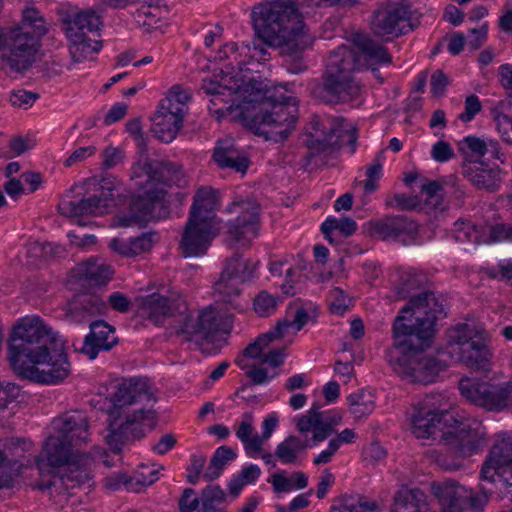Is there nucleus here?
<instances>
[{
  "mask_svg": "<svg viewBox=\"0 0 512 512\" xmlns=\"http://www.w3.org/2000/svg\"><path fill=\"white\" fill-rule=\"evenodd\" d=\"M256 264L235 254L227 260L219 280L214 284L215 293L222 296V301L230 303L234 308L233 299L240 295V285L254 277Z\"/></svg>",
  "mask_w": 512,
  "mask_h": 512,
  "instance_id": "4468645a",
  "label": "nucleus"
},
{
  "mask_svg": "<svg viewBox=\"0 0 512 512\" xmlns=\"http://www.w3.org/2000/svg\"><path fill=\"white\" fill-rule=\"evenodd\" d=\"M172 323L175 334L183 335L186 340H191L194 336H199L197 318L192 316L184 303L180 305Z\"/></svg>",
  "mask_w": 512,
  "mask_h": 512,
  "instance_id": "37998d69",
  "label": "nucleus"
},
{
  "mask_svg": "<svg viewBox=\"0 0 512 512\" xmlns=\"http://www.w3.org/2000/svg\"><path fill=\"white\" fill-rule=\"evenodd\" d=\"M131 239V247L132 254L134 256H138L142 253L149 252L154 243H155V234L154 233H143L140 236L132 237Z\"/></svg>",
  "mask_w": 512,
  "mask_h": 512,
  "instance_id": "e2e57ef3",
  "label": "nucleus"
},
{
  "mask_svg": "<svg viewBox=\"0 0 512 512\" xmlns=\"http://www.w3.org/2000/svg\"><path fill=\"white\" fill-rule=\"evenodd\" d=\"M106 309V301L100 295L82 292L68 302L65 316L73 323L82 324L92 317L104 314Z\"/></svg>",
  "mask_w": 512,
  "mask_h": 512,
  "instance_id": "393cba45",
  "label": "nucleus"
},
{
  "mask_svg": "<svg viewBox=\"0 0 512 512\" xmlns=\"http://www.w3.org/2000/svg\"><path fill=\"white\" fill-rule=\"evenodd\" d=\"M381 173L382 164L379 160L366 167L367 179L361 182L366 194L373 193L378 188L377 182L381 177Z\"/></svg>",
  "mask_w": 512,
  "mask_h": 512,
  "instance_id": "052dcab7",
  "label": "nucleus"
},
{
  "mask_svg": "<svg viewBox=\"0 0 512 512\" xmlns=\"http://www.w3.org/2000/svg\"><path fill=\"white\" fill-rule=\"evenodd\" d=\"M218 202L217 191L211 187H201L197 190L190 209V218L209 220L210 223H218L214 210Z\"/></svg>",
  "mask_w": 512,
  "mask_h": 512,
  "instance_id": "f704fd0d",
  "label": "nucleus"
},
{
  "mask_svg": "<svg viewBox=\"0 0 512 512\" xmlns=\"http://www.w3.org/2000/svg\"><path fill=\"white\" fill-rule=\"evenodd\" d=\"M206 456L203 454H192L190 465L187 467V481L190 484H197L206 463Z\"/></svg>",
  "mask_w": 512,
  "mask_h": 512,
  "instance_id": "680f3d73",
  "label": "nucleus"
},
{
  "mask_svg": "<svg viewBox=\"0 0 512 512\" xmlns=\"http://www.w3.org/2000/svg\"><path fill=\"white\" fill-rule=\"evenodd\" d=\"M378 504L363 495H350L342 499L338 507H333L331 512H375Z\"/></svg>",
  "mask_w": 512,
  "mask_h": 512,
  "instance_id": "de8ad7c7",
  "label": "nucleus"
},
{
  "mask_svg": "<svg viewBox=\"0 0 512 512\" xmlns=\"http://www.w3.org/2000/svg\"><path fill=\"white\" fill-rule=\"evenodd\" d=\"M487 441L484 429L469 421L450 419V458L465 459L481 452Z\"/></svg>",
  "mask_w": 512,
  "mask_h": 512,
  "instance_id": "2eb2a0df",
  "label": "nucleus"
},
{
  "mask_svg": "<svg viewBox=\"0 0 512 512\" xmlns=\"http://www.w3.org/2000/svg\"><path fill=\"white\" fill-rule=\"evenodd\" d=\"M178 507L180 512H193L200 508V498L195 496V490L186 488L179 499Z\"/></svg>",
  "mask_w": 512,
  "mask_h": 512,
  "instance_id": "774afa93",
  "label": "nucleus"
},
{
  "mask_svg": "<svg viewBox=\"0 0 512 512\" xmlns=\"http://www.w3.org/2000/svg\"><path fill=\"white\" fill-rule=\"evenodd\" d=\"M261 469L254 464L244 467L240 473L233 477L229 484L228 489L232 496L236 497L240 494L245 485L254 483L260 476Z\"/></svg>",
  "mask_w": 512,
  "mask_h": 512,
  "instance_id": "3c124183",
  "label": "nucleus"
},
{
  "mask_svg": "<svg viewBox=\"0 0 512 512\" xmlns=\"http://www.w3.org/2000/svg\"><path fill=\"white\" fill-rule=\"evenodd\" d=\"M190 100V93L181 88L178 85L173 86L165 99L161 103L165 106L176 107L181 110V113L185 115L187 107L186 104Z\"/></svg>",
  "mask_w": 512,
  "mask_h": 512,
  "instance_id": "4d7b16f0",
  "label": "nucleus"
},
{
  "mask_svg": "<svg viewBox=\"0 0 512 512\" xmlns=\"http://www.w3.org/2000/svg\"><path fill=\"white\" fill-rule=\"evenodd\" d=\"M487 500L486 495L473 496L465 486L450 480V512H464L468 506L482 510Z\"/></svg>",
  "mask_w": 512,
  "mask_h": 512,
  "instance_id": "c9c22d12",
  "label": "nucleus"
},
{
  "mask_svg": "<svg viewBox=\"0 0 512 512\" xmlns=\"http://www.w3.org/2000/svg\"><path fill=\"white\" fill-rule=\"evenodd\" d=\"M486 329L474 322L460 323L450 329V345L455 346L459 362L474 370L488 371L492 352Z\"/></svg>",
  "mask_w": 512,
  "mask_h": 512,
  "instance_id": "6e6552de",
  "label": "nucleus"
},
{
  "mask_svg": "<svg viewBox=\"0 0 512 512\" xmlns=\"http://www.w3.org/2000/svg\"><path fill=\"white\" fill-rule=\"evenodd\" d=\"M180 304L176 305L166 296L152 294L147 296L141 306V312L148 320L156 325L164 324L168 318L174 319Z\"/></svg>",
  "mask_w": 512,
  "mask_h": 512,
  "instance_id": "2f4dec72",
  "label": "nucleus"
},
{
  "mask_svg": "<svg viewBox=\"0 0 512 512\" xmlns=\"http://www.w3.org/2000/svg\"><path fill=\"white\" fill-rule=\"evenodd\" d=\"M226 494L219 485L203 489L200 497L199 512H217V505L225 501Z\"/></svg>",
  "mask_w": 512,
  "mask_h": 512,
  "instance_id": "603ef678",
  "label": "nucleus"
},
{
  "mask_svg": "<svg viewBox=\"0 0 512 512\" xmlns=\"http://www.w3.org/2000/svg\"><path fill=\"white\" fill-rule=\"evenodd\" d=\"M279 301L277 295L262 290L254 298V310L261 317L269 316L275 312Z\"/></svg>",
  "mask_w": 512,
  "mask_h": 512,
  "instance_id": "5fc2aeb1",
  "label": "nucleus"
},
{
  "mask_svg": "<svg viewBox=\"0 0 512 512\" xmlns=\"http://www.w3.org/2000/svg\"><path fill=\"white\" fill-rule=\"evenodd\" d=\"M341 134V124L329 116L314 115L306 127L304 140L312 153L322 152L336 146Z\"/></svg>",
  "mask_w": 512,
  "mask_h": 512,
  "instance_id": "412c9836",
  "label": "nucleus"
},
{
  "mask_svg": "<svg viewBox=\"0 0 512 512\" xmlns=\"http://www.w3.org/2000/svg\"><path fill=\"white\" fill-rule=\"evenodd\" d=\"M495 112L498 132L505 142L512 143V138L509 135V129L512 130V102L510 100L500 101L495 108Z\"/></svg>",
  "mask_w": 512,
  "mask_h": 512,
  "instance_id": "09e8293b",
  "label": "nucleus"
},
{
  "mask_svg": "<svg viewBox=\"0 0 512 512\" xmlns=\"http://www.w3.org/2000/svg\"><path fill=\"white\" fill-rule=\"evenodd\" d=\"M367 226L371 236L383 241L400 242L403 245L413 244L418 235L417 224L401 215L369 221Z\"/></svg>",
  "mask_w": 512,
  "mask_h": 512,
  "instance_id": "a211bd4d",
  "label": "nucleus"
},
{
  "mask_svg": "<svg viewBox=\"0 0 512 512\" xmlns=\"http://www.w3.org/2000/svg\"><path fill=\"white\" fill-rule=\"evenodd\" d=\"M445 180H427L424 179L420 192L426 195L425 203L436 209L443 201V192Z\"/></svg>",
  "mask_w": 512,
  "mask_h": 512,
  "instance_id": "864d4df0",
  "label": "nucleus"
},
{
  "mask_svg": "<svg viewBox=\"0 0 512 512\" xmlns=\"http://www.w3.org/2000/svg\"><path fill=\"white\" fill-rule=\"evenodd\" d=\"M159 472L157 469L150 468L146 465H142L139 467L137 471H135L134 475L130 477L132 488L138 491V488H134V484L140 487H147L152 485L159 479Z\"/></svg>",
  "mask_w": 512,
  "mask_h": 512,
  "instance_id": "13d9d810",
  "label": "nucleus"
},
{
  "mask_svg": "<svg viewBox=\"0 0 512 512\" xmlns=\"http://www.w3.org/2000/svg\"><path fill=\"white\" fill-rule=\"evenodd\" d=\"M298 101L293 96L267 91L255 98H245L240 119L243 125L266 140L281 142L295 129L298 121Z\"/></svg>",
  "mask_w": 512,
  "mask_h": 512,
  "instance_id": "39448f33",
  "label": "nucleus"
},
{
  "mask_svg": "<svg viewBox=\"0 0 512 512\" xmlns=\"http://www.w3.org/2000/svg\"><path fill=\"white\" fill-rule=\"evenodd\" d=\"M163 0H132L130 12L135 22L147 30L155 28L163 17L165 10Z\"/></svg>",
  "mask_w": 512,
  "mask_h": 512,
  "instance_id": "473e14b6",
  "label": "nucleus"
},
{
  "mask_svg": "<svg viewBox=\"0 0 512 512\" xmlns=\"http://www.w3.org/2000/svg\"><path fill=\"white\" fill-rule=\"evenodd\" d=\"M465 172L476 188L489 193L497 192L500 189L505 175V171L499 166H489L483 161L477 162Z\"/></svg>",
  "mask_w": 512,
  "mask_h": 512,
  "instance_id": "7c9ffc66",
  "label": "nucleus"
},
{
  "mask_svg": "<svg viewBox=\"0 0 512 512\" xmlns=\"http://www.w3.org/2000/svg\"><path fill=\"white\" fill-rule=\"evenodd\" d=\"M101 24V17L92 9L75 11L63 18L66 35L99 36Z\"/></svg>",
  "mask_w": 512,
  "mask_h": 512,
  "instance_id": "c756f323",
  "label": "nucleus"
},
{
  "mask_svg": "<svg viewBox=\"0 0 512 512\" xmlns=\"http://www.w3.org/2000/svg\"><path fill=\"white\" fill-rule=\"evenodd\" d=\"M337 421L327 412H320L318 405H313L297 424L301 433L312 432L314 442H322L334 432Z\"/></svg>",
  "mask_w": 512,
  "mask_h": 512,
  "instance_id": "c85d7f7f",
  "label": "nucleus"
},
{
  "mask_svg": "<svg viewBox=\"0 0 512 512\" xmlns=\"http://www.w3.org/2000/svg\"><path fill=\"white\" fill-rule=\"evenodd\" d=\"M39 98V94L26 90H16L11 92L10 102L13 106L23 109L31 107Z\"/></svg>",
  "mask_w": 512,
  "mask_h": 512,
  "instance_id": "69168bd1",
  "label": "nucleus"
},
{
  "mask_svg": "<svg viewBox=\"0 0 512 512\" xmlns=\"http://www.w3.org/2000/svg\"><path fill=\"white\" fill-rule=\"evenodd\" d=\"M308 444L299 437L290 435L280 442L275 449V457L283 464H296L299 454Z\"/></svg>",
  "mask_w": 512,
  "mask_h": 512,
  "instance_id": "79ce46f5",
  "label": "nucleus"
},
{
  "mask_svg": "<svg viewBox=\"0 0 512 512\" xmlns=\"http://www.w3.org/2000/svg\"><path fill=\"white\" fill-rule=\"evenodd\" d=\"M354 43L369 64H389L392 61L391 55L380 43L368 35L356 34Z\"/></svg>",
  "mask_w": 512,
  "mask_h": 512,
  "instance_id": "58836bf2",
  "label": "nucleus"
},
{
  "mask_svg": "<svg viewBox=\"0 0 512 512\" xmlns=\"http://www.w3.org/2000/svg\"><path fill=\"white\" fill-rule=\"evenodd\" d=\"M434 398V395H428L413 405L411 430L416 438L446 443L448 440V424L444 418L446 411L437 407Z\"/></svg>",
  "mask_w": 512,
  "mask_h": 512,
  "instance_id": "9d476101",
  "label": "nucleus"
},
{
  "mask_svg": "<svg viewBox=\"0 0 512 512\" xmlns=\"http://www.w3.org/2000/svg\"><path fill=\"white\" fill-rule=\"evenodd\" d=\"M212 158L219 168L230 169L242 175L246 173L250 163L246 153L229 137L216 142Z\"/></svg>",
  "mask_w": 512,
  "mask_h": 512,
  "instance_id": "cd10ccee",
  "label": "nucleus"
},
{
  "mask_svg": "<svg viewBox=\"0 0 512 512\" xmlns=\"http://www.w3.org/2000/svg\"><path fill=\"white\" fill-rule=\"evenodd\" d=\"M217 230L218 223L189 217L180 241L182 254L185 257L205 254L212 240L216 237Z\"/></svg>",
  "mask_w": 512,
  "mask_h": 512,
  "instance_id": "aec40b11",
  "label": "nucleus"
},
{
  "mask_svg": "<svg viewBox=\"0 0 512 512\" xmlns=\"http://www.w3.org/2000/svg\"><path fill=\"white\" fill-rule=\"evenodd\" d=\"M55 433L50 435L44 445L47 465L52 468L67 465L60 478L67 488L93 485L89 465V455L80 453L78 447L88 440V421L80 412L65 414L53 422Z\"/></svg>",
  "mask_w": 512,
  "mask_h": 512,
  "instance_id": "7ed1b4c3",
  "label": "nucleus"
},
{
  "mask_svg": "<svg viewBox=\"0 0 512 512\" xmlns=\"http://www.w3.org/2000/svg\"><path fill=\"white\" fill-rule=\"evenodd\" d=\"M75 276L91 285H104L112 275V269L109 265L99 263L96 260H88L80 263L74 270Z\"/></svg>",
  "mask_w": 512,
  "mask_h": 512,
  "instance_id": "4c0bfd02",
  "label": "nucleus"
},
{
  "mask_svg": "<svg viewBox=\"0 0 512 512\" xmlns=\"http://www.w3.org/2000/svg\"><path fill=\"white\" fill-rule=\"evenodd\" d=\"M459 149L470 157L480 159L489 154L493 159L499 160L502 164L506 161L498 141L491 138L467 136L459 143Z\"/></svg>",
  "mask_w": 512,
  "mask_h": 512,
  "instance_id": "72a5a7b5",
  "label": "nucleus"
},
{
  "mask_svg": "<svg viewBox=\"0 0 512 512\" xmlns=\"http://www.w3.org/2000/svg\"><path fill=\"white\" fill-rule=\"evenodd\" d=\"M153 400V393L146 380L123 379L115 386V391L110 395V409L129 410V406L149 403Z\"/></svg>",
  "mask_w": 512,
  "mask_h": 512,
  "instance_id": "4be33fe9",
  "label": "nucleus"
},
{
  "mask_svg": "<svg viewBox=\"0 0 512 512\" xmlns=\"http://www.w3.org/2000/svg\"><path fill=\"white\" fill-rule=\"evenodd\" d=\"M145 191L134 197L130 204V214L134 222L159 219L168 213V203L165 199L164 187H153L143 183Z\"/></svg>",
  "mask_w": 512,
  "mask_h": 512,
  "instance_id": "6ab92c4d",
  "label": "nucleus"
},
{
  "mask_svg": "<svg viewBox=\"0 0 512 512\" xmlns=\"http://www.w3.org/2000/svg\"><path fill=\"white\" fill-rule=\"evenodd\" d=\"M114 201L113 189L101 187L99 194L87 198L66 194L59 203L61 215L74 218L81 216H99L106 213Z\"/></svg>",
  "mask_w": 512,
  "mask_h": 512,
  "instance_id": "f3484780",
  "label": "nucleus"
},
{
  "mask_svg": "<svg viewBox=\"0 0 512 512\" xmlns=\"http://www.w3.org/2000/svg\"><path fill=\"white\" fill-rule=\"evenodd\" d=\"M255 35L265 44L307 48L312 37L307 33L297 0H270L256 4L251 12Z\"/></svg>",
  "mask_w": 512,
  "mask_h": 512,
  "instance_id": "20e7f679",
  "label": "nucleus"
},
{
  "mask_svg": "<svg viewBox=\"0 0 512 512\" xmlns=\"http://www.w3.org/2000/svg\"><path fill=\"white\" fill-rule=\"evenodd\" d=\"M237 454L229 446H220L213 453L209 465L203 473V478L207 481H213L220 477L225 466L235 460Z\"/></svg>",
  "mask_w": 512,
  "mask_h": 512,
  "instance_id": "a19ab883",
  "label": "nucleus"
},
{
  "mask_svg": "<svg viewBox=\"0 0 512 512\" xmlns=\"http://www.w3.org/2000/svg\"><path fill=\"white\" fill-rule=\"evenodd\" d=\"M47 31L40 11L35 7H26L19 24L0 27V60L12 71L28 70L36 60L40 39Z\"/></svg>",
  "mask_w": 512,
  "mask_h": 512,
  "instance_id": "423d86ee",
  "label": "nucleus"
},
{
  "mask_svg": "<svg viewBox=\"0 0 512 512\" xmlns=\"http://www.w3.org/2000/svg\"><path fill=\"white\" fill-rule=\"evenodd\" d=\"M410 19V11L404 5L391 6L374 13L372 30L380 37H398L405 33L404 29Z\"/></svg>",
  "mask_w": 512,
  "mask_h": 512,
  "instance_id": "b1692460",
  "label": "nucleus"
},
{
  "mask_svg": "<svg viewBox=\"0 0 512 512\" xmlns=\"http://www.w3.org/2000/svg\"><path fill=\"white\" fill-rule=\"evenodd\" d=\"M269 343L263 348L262 353L255 357L254 359H259L261 364H267L271 367H279L283 364L284 359L286 357L285 354V348H276V349H270L268 352H265V349Z\"/></svg>",
  "mask_w": 512,
  "mask_h": 512,
  "instance_id": "0e129e2a",
  "label": "nucleus"
},
{
  "mask_svg": "<svg viewBox=\"0 0 512 512\" xmlns=\"http://www.w3.org/2000/svg\"><path fill=\"white\" fill-rule=\"evenodd\" d=\"M452 237L460 244L480 243L487 240L481 239L476 225L467 220H458L453 224Z\"/></svg>",
  "mask_w": 512,
  "mask_h": 512,
  "instance_id": "8fccbe9b",
  "label": "nucleus"
},
{
  "mask_svg": "<svg viewBox=\"0 0 512 512\" xmlns=\"http://www.w3.org/2000/svg\"><path fill=\"white\" fill-rule=\"evenodd\" d=\"M281 48H283V54L287 56L285 66L290 73L300 74L307 69L301 56V52L305 48L296 49L292 44L281 46Z\"/></svg>",
  "mask_w": 512,
  "mask_h": 512,
  "instance_id": "6e6d98bb",
  "label": "nucleus"
},
{
  "mask_svg": "<svg viewBox=\"0 0 512 512\" xmlns=\"http://www.w3.org/2000/svg\"><path fill=\"white\" fill-rule=\"evenodd\" d=\"M227 211L238 213L236 219L227 224L228 245L249 244L258 235L259 229V207L251 200L234 201Z\"/></svg>",
  "mask_w": 512,
  "mask_h": 512,
  "instance_id": "ddd939ff",
  "label": "nucleus"
},
{
  "mask_svg": "<svg viewBox=\"0 0 512 512\" xmlns=\"http://www.w3.org/2000/svg\"><path fill=\"white\" fill-rule=\"evenodd\" d=\"M90 332L84 338L81 352L90 359H95L100 351H109L117 343L118 337L113 326L103 320L90 323Z\"/></svg>",
  "mask_w": 512,
  "mask_h": 512,
  "instance_id": "a878e982",
  "label": "nucleus"
},
{
  "mask_svg": "<svg viewBox=\"0 0 512 512\" xmlns=\"http://www.w3.org/2000/svg\"><path fill=\"white\" fill-rule=\"evenodd\" d=\"M421 201L418 195L395 194L389 205L401 210H413L420 206Z\"/></svg>",
  "mask_w": 512,
  "mask_h": 512,
  "instance_id": "338daca9",
  "label": "nucleus"
},
{
  "mask_svg": "<svg viewBox=\"0 0 512 512\" xmlns=\"http://www.w3.org/2000/svg\"><path fill=\"white\" fill-rule=\"evenodd\" d=\"M486 273L492 279L512 283V259L499 261L497 265L488 267Z\"/></svg>",
  "mask_w": 512,
  "mask_h": 512,
  "instance_id": "bf43d9fd",
  "label": "nucleus"
},
{
  "mask_svg": "<svg viewBox=\"0 0 512 512\" xmlns=\"http://www.w3.org/2000/svg\"><path fill=\"white\" fill-rule=\"evenodd\" d=\"M480 477L486 481L498 482L500 490L512 495V433L497 435L482 465Z\"/></svg>",
  "mask_w": 512,
  "mask_h": 512,
  "instance_id": "9b49d317",
  "label": "nucleus"
},
{
  "mask_svg": "<svg viewBox=\"0 0 512 512\" xmlns=\"http://www.w3.org/2000/svg\"><path fill=\"white\" fill-rule=\"evenodd\" d=\"M69 40V52L74 62L88 59L101 49V41L90 35H66Z\"/></svg>",
  "mask_w": 512,
  "mask_h": 512,
  "instance_id": "ea45409f",
  "label": "nucleus"
},
{
  "mask_svg": "<svg viewBox=\"0 0 512 512\" xmlns=\"http://www.w3.org/2000/svg\"><path fill=\"white\" fill-rule=\"evenodd\" d=\"M236 436L243 443L244 450L249 457L255 458L262 452L261 439L254 431L251 421L243 420L237 430Z\"/></svg>",
  "mask_w": 512,
  "mask_h": 512,
  "instance_id": "c03bdc74",
  "label": "nucleus"
},
{
  "mask_svg": "<svg viewBox=\"0 0 512 512\" xmlns=\"http://www.w3.org/2000/svg\"><path fill=\"white\" fill-rule=\"evenodd\" d=\"M154 418V412L144 406L133 410H108L107 444L115 452L121 451L126 442L139 439L144 435L142 421Z\"/></svg>",
  "mask_w": 512,
  "mask_h": 512,
  "instance_id": "1a4fd4ad",
  "label": "nucleus"
},
{
  "mask_svg": "<svg viewBox=\"0 0 512 512\" xmlns=\"http://www.w3.org/2000/svg\"><path fill=\"white\" fill-rule=\"evenodd\" d=\"M459 391L469 402L489 411H502L512 407L511 382L492 384L463 377L459 381Z\"/></svg>",
  "mask_w": 512,
  "mask_h": 512,
  "instance_id": "f8f14e48",
  "label": "nucleus"
},
{
  "mask_svg": "<svg viewBox=\"0 0 512 512\" xmlns=\"http://www.w3.org/2000/svg\"><path fill=\"white\" fill-rule=\"evenodd\" d=\"M444 308L435 294L421 292L409 300L392 326L393 344L387 350V358L393 371L409 383L427 385L435 382L446 362L425 350L432 344L439 315Z\"/></svg>",
  "mask_w": 512,
  "mask_h": 512,
  "instance_id": "f257e3e1",
  "label": "nucleus"
},
{
  "mask_svg": "<svg viewBox=\"0 0 512 512\" xmlns=\"http://www.w3.org/2000/svg\"><path fill=\"white\" fill-rule=\"evenodd\" d=\"M309 315L304 308H298L292 319L279 320L275 327L268 332L259 335L253 343H250L243 351L248 358L258 357L263 348L270 342L283 337L290 328L300 331L307 323Z\"/></svg>",
  "mask_w": 512,
  "mask_h": 512,
  "instance_id": "5701e85b",
  "label": "nucleus"
},
{
  "mask_svg": "<svg viewBox=\"0 0 512 512\" xmlns=\"http://www.w3.org/2000/svg\"><path fill=\"white\" fill-rule=\"evenodd\" d=\"M7 358L13 371L42 384H56L70 373L64 343L39 316H26L13 326Z\"/></svg>",
  "mask_w": 512,
  "mask_h": 512,
  "instance_id": "f03ea898",
  "label": "nucleus"
},
{
  "mask_svg": "<svg viewBox=\"0 0 512 512\" xmlns=\"http://www.w3.org/2000/svg\"><path fill=\"white\" fill-rule=\"evenodd\" d=\"M357 67L356 54L348 46L341 45L331 51L326 60V69L316 95L324 102L338 104L358 98L360 86L353 73Z\"/></svg>",
  "mask_w": 512,
  "mask_h": 512,
  "instance_id": "0eeeda50",
  "label": "nucleus"
},
{
  "mask_svg": "<svg viewBox=\"0 0 512 512\" xmlns=\"http://www.w3.org/2000/svg\"><path fill=\"white\" fill-rule=\"evenodd\" d=\"M199 336L204 339L215 335L219 331L225 330L226 326L232 322V317L227 315L223 317L216 308L209 306L201 310L197 316Z\"/></svg>",
  "mask_w": 512,
  "mask_h": 512,
  "instance_id": "e433bc0d",
  "label": "nucleus"
},
{
  "mask_svg": "<svg viewBox=\"0 0 512 512\" xmlns=\"http://www.w3.org/2000/svg\"><path fill=\"white\" fill-rule=\"evenodd\" d=\"M131 179L139 188H144L143 183L153 187L172 184L181 186L184 183V174L181 166L171 161L147 160L132 167Z\"/></svg>",
  "mask_w": 512,
  "mask_h": 512,
  "instance_id": "dca6fc26",
  "label": "nucleus"
},
{
  "mask_svg": "<svg viewBox=\"0 0 512 512\" xmlns=\"http://www.w3.org/2000/svg\"><path fill=\"white\" fill-rule=\"evenodd\" d=\"M347 400L349 410L356 419L366 417L375 408L373 395L364 390L350 394Z\"/></svg>",
  "mask_w": 512,
  "mask_h": 512,
  "instance_id": "49530a36",
  "label": "nucleus"
},
{
  "mask_svg": "<svg viewBox=\"0 0 512 512\" xmlns=\"http://www.w3.org/2000/svg\"><path fill=\"white\" fill-rule=\"evenodd\" d=\"M184 114L176 107L160 104L152 117L151 132L164 143L172 142L183 126Z\"/></svg>",
  "mask_w": 512,
  "mask_h": 512,
  "instance_id": "bb28decb",
  "label": "nucleus"
},
{
  "mask_svg": "<svg viewBox=\"0 0 512 512\" xmlns=\"http://www.w3.org/2000/svg\"><path fill=\"white\" fill-rule=\"evenodd\" d=\"M22 467L23 463L18 459L10 458L5 451H0V488H12Z\"/></svg>",
  "mask_w": 512,
  "mask_h": 512,
  "instance_id": "a18cd8bd",
  "label": "nucleus"
}]
</instances>
